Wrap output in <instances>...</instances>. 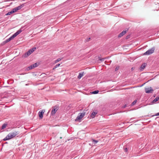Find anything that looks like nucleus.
Wrapping results in <instances>:
<instances>
[{
    "label": "nucleus",
    "mask_w": 159,
    "mask_h": 159,
    "mask_svg": "<svg viewBox=\"0 0 159 159\" xmlns=\"http://www.w3.org/2000/svg\"><path fill=\"white\" fill-rule=\"evenodd\" d=\"M57 67H56V66H55L53 68V70H54Z\"/></svg>",
    "instance_id": "obj_32"
},
{
    "label": "nucleus",
    "mask_w": 159,
    "mask_h": 159,
    "mask_svg": "<svg viewBox=\"0 0 159 159\" xmlns=\"http://www.w3.org/2000/svg\"><path fill=\"white\" fill-rule=\"evenodd\" d=\"M137 102V100H135L132 103L131 106H133Z\"/></svg>",
    "instance_id": "obj_24"
},
{
    "label": "nucleus",
    "mask_w": 159,
    "mask_h": 159,
    "mask_svg": "<svg viewBox=\"0 0 159 159\" xmlns=\"http://www.w3.org/2000/svg\"><path fill=\"white\" fill-rule=\"evenodd\" d=\"M22 31V30L21 29H20L17 31L15 33H14L12 36L10 37L12 40L19 34H20Z\"/></svg>",
    "instance_id": "obj_5"
},
{
    "label": "nucleus",
    "mask_w": 159,
    "mask_h": 159,
    "mask_svg": "<svg viewBox=\"0 0 159 159\" xmlns=\"http://www.w3.org/2000/svg\"><path fill=\"white\" fill-rule=\"evenodd\" d=\"M18 134L17 132H15L9 134L6 137L3 139L4 141L8 140L15 137Z\"/></svg>",
    "instance_id": "obj_1"
},
{
    "label": "nucleus",
    "mask_w": 159,
    "mask_h": 159,
    "mask_svg": "<svg viewBox=\"0 0 159 159\" xmlns=\"http://www.w3.org/2000/svg\"><path fill=\"white\" fill-rule=\"evenodd\" d=\"M103 60H104V59H101L100 60H101V61H103Z\"/></svg>",
    "instance_id": "obj_33"
},
{
    "label": "nucleus",
    "mask_w": 159,
    "mask_h": 159,
    "mask_svg": "<svg viewBox=\"0 0 159 159\" xmlns=\"http://www.w3.org/2000/svg\"><path fill=\"white\" fill-rule=\"evenodd\" d=\"M84 72H80L79 73V75L78 76V78L80 79L83 76Z\"/></svg>",
    "instance_id": "obj_12"
},
{
    "label": "nucleus",
    "mask_w": 159,
    "mask_h": 159,
    "mask_svg": "<svg viewBox=\"0 0 159 159\" xmlns=\"http://www.w3.org/2000/svg\"><path fill=\"white\" fill-rule=\"evenodd\" d=\"M32 53V51L30 49L28 52L25 53L24 55V57H27L30 56Z\"/></svg>",
    "instance_id": "obj_9"
},
{
    "label": "nucleus",
    "mask_w": 159,
    "mask_h": 159,
    "mask_svg": "<svg viewBox=\"0 0 159 159\" xmlns=\"http://www.w3.org/2000/svg\"><path fill=\"white\" fill-rule=\"evenodd\" d=\"M13 13L12 11L11 10V11L8 12L7 14H6V15H10Z\"/></svg>",
    "instance_id": "obj_23"
},
{
    "label": "nucleus",
    "mask_w": 159,
    "mask_h": 159,
    "mask_svg": "<svg viewBox=\"0 0 159 159\" xmlns=\"http://www.w3.org/2000/svg\"><path fill=\"white\" fill-rule=\"evenodd\" d=\"M119 66H116L115 69V71H117V70H119Z\"/></svg>",
    "instance_id": "obj_26"
},
{
    "label": "nucleus",
    "mask_w": 159,
    "mask_h": 159,
    "mask_svg": "<svg viewBox=\"0 0 159 159\" xmlns=\"http://www.w3.org/2000/svg\"><path fill=\"white\" fill-rule=\"evenodd\" d=\"M45 112L44 110H42L41 111H40L39 113V118L40 119H42L43 117V115Z\"/></svg>",
    "instance_id": "obj_8"
},
{
    "label": "nucleus",
    "mask_w": 159,
    "mask_h": 159,
    "mask_svg": "<svg viewBox=\"0 0 159 159\" xmlns=\"http://www.w3.org/2000/svg\"><path fill=\"white\" fill-rule=\"evenodd\" d=\"M97 114V112H93L91 114V117L92 118H93L95 117V116Z\"/></svg>",
    "instance_id": "obj_14"
},
{
    "label": "nucleus",
    "mask_w": 159,
    "mask_h": 159,
    "mask_svg": "<svg viewBox=\"0 0 159 159\" xmlns=\"http://www.w3.org/2000/svg\"><path fill=\"white\" fill-rule=\"evenodd\" d=\"M60 64H57L56 66H56V67L57 68L58 67L60 66Z\"/></svg>",
    "instance_id": "obj_27"
},
{
    "label": "nucleus",
    "mask_w": 159,
    "mask_h": 159,
    "mask_svg": "<svg viewBox=\"0 0 159 159\" xmlns=\"http://www.w3.org/2000/svg\"><path fill=\"white\" fill-rule=\"evenodd\" d=\"M92 142L93 143V144H95L96 143H97L98 142V140H94V139H92Z\"/></svg>",
    "instance_id": "obj_15"
},
{
    "label": "nucleus",
    "mask_w": 159,
    "mask_h": 159,
    "mask_svg": "<svg viewBox=\"0 0 159 159\" xmlns=\"http://www.w3.org/2000/svg\"><path fill=\"white\" fill-rule=\"evenodd\" d=\"M22 31V30L21 29H20L17 31L15 33H14L12 36L10 37L12 40L19 34H20Z\"/></svg>",
    "instance_id": "obj_6"
},
{
    "label": "nucleus",
    "mask_w": 159,
    "mask_h": 159,
    "mask_svg": "<svg viewBox=\"0 0 159 159\" xmlns=\"http://www.w3.org/2000/svg\"><path fill=\"white\" fill-rule=\"evenodd\" d=\"M35 49H36L35 48H33L32 49H30V50H31V51H32V52H33L35 51Z\"/></svg>",
    "instance_id": "obj_25"
},
{
    "label": "nucleus",
    "mask_w": 159,
    "mask_h": 159,
    "mask_svg": "<svg viewBox=\"0 0 159 159\" xmlns=\"http://www.w3.org/2000/svg\"><path fill=\"white\" fill-rule=\"evenodd\" d=\"M127 31V30L123 31L122 32H121L120 34H119L118 37H121L123 36V35H124L126 33Z\"/></svg>",
    "instance_id": "obj_11"
},
{
    "label": "nucleus",
    "mask_w": 159,
    "mask_h": 159,
    "mask_svg": "<svg viewBox=\"0 0 159 159\" xmlns=\"http://www.w3.org/2000/svg\"><path fill=\"white\" fill-rule=\"evenodd\" d=\"M155 116H159V112L157 113L155 115Z\"/></svg>",
    "instance_id": "obj_30"
},
{
    "label": "nucleus",
    "mask_w": 159,
    "mask_h": 159,
    "mask_svg": "<svg viewBox=\"0 0 159 159\" xmlns=\"http://www.w3.org/2000/svg\"><path fill=\"white\" fill-rule=\"evenodd\" d=\"M12 39H11V38L10 37L8 39H7L5 41V42L6 43H7L8 42H9Z\"/></svg>",
    "instance_id": "obj_19"
},
{
    "label": "nucleus",
    "mask_w": 159,
    "mask_h": 159,
    "mask_svg": "<svg viewBox=\"0 0 159 159\" xmlns=\"http://www.w3.org/2000/svg\"><path fill=\"white\" fill-rule=\"evenodd\" d=\"M99 91L98 90H95L94 91H93L92 92V93L93 94H96L98 93Z\"/></svg>",
    "instance_id": "obj_20"
},
{
    "label": "nucleus",
    "mask_w": 159,
    "mask_h": 159,
    "mask_svg": "<svg viewBox=\"0 0 159 159\" xmlns=\"http://www.w3.org/2000/svg\"><path fill=\"white\" fill-rule=\"evenodd\" d=\"M145 91L146 93H152L153 91V90L151 87L148 88H145Z\"/></svg>",
    "instance_id": "obj_7"
},
{
    "label": "nucleus",
    "mask_w": 159,
    "mask_h": 159,
    "mask_svg": "<svg viewBox=\"0 0 159 159\" xmlns=\"http://www.w3.org/2000/svg\"><path fill=\"white\" fill-rule=\"evenodd\" d=\"M146 66V64L145 63H144L140 67V70H143L144 68Z\"/></svg>",
    "instance_id": "obj_13"
},
{
    "label": "nucleus",
    "mask_w": 159,
    "mask_h": 159,
    "mask_svg": "<svg viewBox=\"0 0 159 159\" xmlns=\"http://www.w3.org/2000/svg\"><path fill=\"white\" fill-rule=\"evenodd\" d=\"M12 11H13V13H14V12H16L17 11V9H16V7H15L12 10Z\"/></svg>",
    "instance_id": "obj_22"
},
{
    "label": "nucleus",
    "mask_w": 159,
    "mask_h": 159,
    "mask_svg": "<svg viewBox=\"0 0 159 159\" xmlns=\"http://www.w3.org/2000/svg\"><path fill=\"white\" fill-rule=\"evenodd\" d=\"M90 39V38H89L86 39V40L87 41H89Z\"/></svg>",
    "instance_id": "obj_29"
},
{
    "label": "nucleus",
    "mask_w": 159,
    "mask_h": 159,
    "mask_svg": "<svg viewBox=\"0 0 159 159\" xmlns=\"http://www.w3.org/2000/svg\"><path fill=\"white\" fill-rule=\"evenodd\" d=\"M38 66V65L37 63H35L32 65H31L30 66H29L28 68L29 69H34V68Z\"/></svg>",
    "instance_id": "obj_10"
},
{
    "label": "nucleus",
    "mask_w": 159,
    "mask_h": 159,
    "mask_svg": "<svg viewBox=\"0 0 159 159\" xmlns=\"http://www.w3.org/2000/svg\"><path fill=\"white\" fill-rule=\"evenodd\" d=\"M124 151L126 152H127L128 151V149H127V148H124Z\"/></svg>",
    "instance_id": "obj_28"
},
{
    "label": "nucleus",
    "mask_w": 159,
    "mask_h": 159,
    "mask_svg": "<svg viewBox=\"0 0 159 159\" xmlns=\"http://www.w3.org/2000/svg\"><path fill=\"white\" fill-rule=\"evenodd\" d=\"M62 59V58H59L57 59V60L55 61H54L55 63H57L58 62L60 61Z\"/></svg>",
    "instance_id": "obj_17"
},
{
    "label": "nucleus",
    "mask_w": 159,
    "mask_h": 159,
    "mask_svg": "<svg viewBox=\"0 0 159 159\" xmlns=\"http://www.w3.org/2000/svg\"><path fill=\"white\" fill-rule=\"evenodd\" d=\"M23 5H21L19 6L18 7H16L18 11L19 10H20L21 8L23 7Z\"/></svg>",
    "instance_id": "obj_16"
},
{
    "label": "nucleus",
    "mask_w": 159,
    "mask_h": 159,
    "mask_svg": "<svg viewBox=\"0 0 159 159\" xmlns=\"http://www.w3.org/2000/svg\"><path fill=\"white\" fill-rule=\"evenodd\" d=\"M127 107V106L126 105H125L123 107V108H125V107Z\"/></svg>",
    "instance_id": "obj_31"
},
{
    "label": "nucleus",
    "mask_w": 159,
    "mask_h": 159,
    "mask_svg": "<svg viewBox=\"0 0 159 159\" xmlns=\"http://www.w3.org/2000/svg\"><path fill=\"white\" fill-rule=\"evenodd\" d=\"M52 110L51 111V116H54L55 114L57 111L58 109V107L57 106H54L52 107Z\"/></svg>",
    "instance_id": "obj_3"
},
{
    "label": "nucleus",
    "mask_w": 159,
    "mask_h": 159,
    "mask_svg": "<svg viewBox=\"0 0 159 159\" xmlns=\"http://www.w3.org/2000/svg\"><path fill=\"white\" fill-rule=\"evenodd\" d=\"M159 99V98L157 97L153 101V102H155L157 101Z\"/></svg>",
    "instance_id": "obj_18"
},
{
    "label": "nucleus",
    "mask_w": 159,
    "mask_h": 159,
    "mask_svg": "<svg viewBox=\"0 0 159 159\" xmlns=\"http://www.w3.org/2000/svg\"><path fill=\"white\" fill-rule=\"evenodd\" d=\"M155 50V48L154 47H153L151 49H149L147 51H146L143 54L145 55H149L153 53L154 51Z\"/></svg>",
    "instance_id": "obj_2"
},
{
    "label": "nucleus",
    "mask_w": 159,
    "mask_h": 159,
    "mask_svg": "<svg viewBox=\"0 0 159 159\" xmlns=\"http://www.w3.org/2000/svg\"><path fill=\"white\" fill-rule=\"evenodd\" d=\"M7 125L5 124H3L2 126V129H5Z\"/></svg>",
    "instance_id": "obj_21"
},
{
    "label": "nucleus",
    "mask_w": 159,
    "mask_h": 159,
    "mask_svg": "<svg viewBox=\"0 0 159 159\" xmlns=\"http://www.w3.org/2000/svg\"><path fill=\"white\" fill-rule=\"evenodd\" d=\"M85 114V113H80L78 114V116L76 117L75 120H77L81 119L84 117Z\"/></svg>",
    "instance_id": "obj_4"
},
{
    "label": "nucleus",
    "mask_w": 159,
    "mask_h": 159,
    "mask_svg": "<svg viewBox=\"0 0 159 159\" xmlns=\"http://www.w3.org/2000/svg\"><path fill=\"white\" fill-rule=\"evenodd\" d=\"M132 69L133 70V68H132Z\"/></svg>",
    "instance_id": "obj_34"
}]
</instances>
